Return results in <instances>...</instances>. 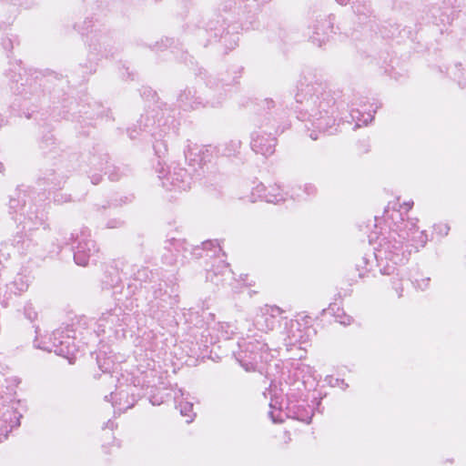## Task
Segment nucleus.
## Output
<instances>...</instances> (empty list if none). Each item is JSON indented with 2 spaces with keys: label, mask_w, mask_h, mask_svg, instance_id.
Listing matches in <instances>:
<instances>
[{
  "label": "nucleus",
  "mask_w": 466,
  "mask_h": 466,
  "mask_svg": "<svg viewBox=\"0 0 466 466\" xmlns=\"http://www.w3.org/2000/svg\"><path fill=\"white\" fill-rule=\"evenodd\" d=\"M279 441L282 445H288L291 441V435L289 431H284L279 436Z\"/></svg>",
  "instance_id": "nucleus-1"
},
{
  "label": "nucleus",
  "mask_w": 466,
  "mask_h": 466,
  "mask_svg": "<svg viewBox=\"0 0 466 466\" xmlns=\"http://www.w3.org/2000/svg\"><path fill=\"white\" fill-rule=\"evenodd\" d=\"M449 229L450 228L446 224H441L438 226V230L440 234L447 235Z\"/></svg>",
  "instance_id": "nucleus-2"
}]
</instances>
